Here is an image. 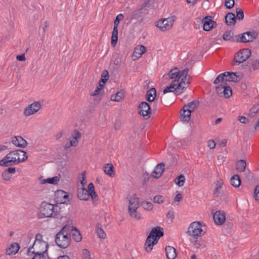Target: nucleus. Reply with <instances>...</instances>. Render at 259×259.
Listing matches in <instances>:
<instances>
[{
  "mask_svg": "<svg viewBox=\"0 0 259 259\" xmlns=\"http://www.w3.org/2000/svg\"><path fill=\"white\" fill-rule=\"evenodd\" d=\"M85 171L83 172L82 174H81L80 176V183L82 185V187H84V185L86 184L87 181L85 180Z\"/></svg>",
  "mask_w": 259,
  "mask_h": 259,
  "instance_id": "obj_55",
  "label": "nucleus"
},
{
  "mask_svg": "<svg viewBox=\"0 0 259 259\" xmlns=\"http://www.w3.org/2000/svg\"><path fill=\"white\" fill-rule=\"evenodd\" d=\"M250 110L253 111V112L256 113L259 110V104L254 105L251 108Z\"/></svg>",
  "mask_w": 259,
  "mask_h": 259,
  "instance_id": "obj_60",
  "label": "nucleus"
},
{
  "mask_svg": "<svg viewBox=\"0 0 259 259\" xmlns=\"http://www.w3.org/2000/svg\"><path fill=\"white\" fill-rule=\"evenodd\" d=\"M109 74L107 70H104L101 74V77L103 78H108L109 79Z\"/></svg>",
  "mask_w": 259,
  "mask_h": 259,
  "instance_id": "obj_59",
  "label": "nucleus"
},
{
  "mask_svg": "<svg viewBox=\"0 0 259 259\" xmlns=\"http://www.w3.org/2000/svg\"><path fill=\"white\" fill-rule=\"evenodd\" d=\"M254 193L255 199L259 202V185L256 187Z\"/></svg>",
  "mask_w": 259,
  "mask_h": 259,
  "instance_id": "obj_57",
  "label": "nucleus"
},
{
  "mask_svg": "<svg viewBox=\"0 0 259 259\" xmlns=\"http://www.w3.org/2000/svg\"><path fill=\"white\" fill-rule=\"evenodd\" d=\"M41 108V104L39 102H34L25 107L24 115L26 116H30L37 112Z\"/></svg>",
  "mask_w": 259,
  "mask_h": 259,
  "instance_id": "obj_14",
  "label": "nucleus"
},
{
  "mask_svg": "<svg viewBox=\"0 0 259 259\" xmlns=\"http://www.w3.org/2000/svg\"><path fill=\"white\" fill-rule=\"evenodd\" d=\"M182 71H180L179 69L175 67L171 69L168 73V76L170 79H174V80H178V81L183 77L182 74Z\"/></svg>",
  "mask_w": 259,
  "mask_h": 259,
  "instance_id": "obj_20",
  "label": "nucleus"
},
{
  "mask_svg": "<svg viewBox=\"0 0 259 259\" xmlns=\"http://www.w3.org/2000/svg\"><path fill=\"white\" fill-rule=\"evenodd\" d=\"M72 140L70 141V145L76 146L78 143V140L81 138V134L77 130H75L72 135Z\"/></svg>",
  "mask_w": 259,
  "mask_h": 259,
  "instance_id": "obj_34",
  "label": "nucleus"
},
{
  "mask_svg": "<svg viewBox=\"0 0 259 259\" xmlns=\"http://www.w3.org/2000/svg\"><path fill=\"white\" fill-rule=\"evenodd\" d=\"M224 182L223 180L220 179L218 180L215 183L216 187L213 190V195L215 196H218L221 193V190L222 186L223 185Z\"/></svg>",
  "mask_w": 259,
  "mask_h": 259,
  "instance_id": "obj_40",
  "label": "nucleus"
},
{
  "mask_svg": "<svg viewBox=\"0 0 259 259\" xmlns=\"http://www.w3.org/2000/svg\"><path fill=\"white\" fill-rule=\"evenodd\" d=\"M149 0H146L139 9L135 10L132 13V18L135 19L140 18L143 13V10L149 3Z\"/></svg>",
  "mask_w": 259,
  "mask_h": 259,
  "instance_id": "obj_21",
  "label": "nucleus"
},
{
  "mask_svg": "<svg viewBox=\"0 0 259 259\" xmlns=\"http://www.w3.org/2000/svg\"><path fill=\"white\" fill-rule=\"evenodd\" d=\"M88 191L92 198L93 204L95 205H97L98 201V195L95 191V187L92 183L89 184L88 187Z\"/></svg>",
  "mask_w": 259,
  "mask_h": 259,
  "instance_id": "obj_18",
  "label": "nucleus"
},
{
  "mask_svg": "<svg viewBox=\"0 0 259 259\" xmlns=\"http://www.w3.org/2000/svg\"><path fill=\"white\" fill-rule=\"evenodd\" d=\"M60 180V178L58 176L53 177L52 178L44 179L41 181V184L49 183L51 184H57Z\"/></svg>",
  "mask_w": 259,
  "mask_h": 259,
  "instance_id": "obj_39",
  "label": "nucleus"
},
{
  "mask_svg": "<svg viewBox=\"0 0 259 259\" xmlns=\"http://www.w3.org/2000/svg\"><path fill=\"white\" fill-rule=\"evenodd\" d=\"M118 28L117 27L114 26L112 32V36H111V45L114 47L117 42L118 40Z\"/></svg>",
  "mask_w": 259,
  "mask_h": 259,
  "instance_id": "obj_38",
  "label": "nucleus"
},
{
  "mask_svg": "<svg viewBox=\"0 0 259 259\" xmlns=\"http://www.w3.org/2000/svg\"><path fill=\"white\" fill-rule=\"evenodd\" d=\"M82 259H91V254L87 249H83L82 251Z\"/></svg>",
  "mask_w": 259,
  "mask_h": 259,
  "instance_id": "obj_52",
  "label": "nucleus"
},
{
  "mask_svg": "<svg viewBox=\"0 0 259 259\" xmlns=\"http://www.w3.org/2000/svg\"><path fill=\"white\" fill-rule=\"evenodd\" d=\"M226 73H223L220 74H219L215 79L213 81V83L215 84H217L219 83L220 82H222L221 84H226L227 82L225 81V78H226Z\"/></svg>",
  "mask_w": 259,
  "mask_h": 259,
  "instance_id": "obj_42",
  "label": "nucleus"
},
{
  "mask_svg": "<svg viewBox=\"0 0 259 259\" xmlns=\"http://www.w3.org/2000/svg\"><path fill=\"white\" fill-rule=\"evenodd\" d=\"M189 69L188 68H186L182 71L181 75L183 76V77L179 80V82H176V90L178 94H180L184 92L188 87V85L186 84L185 80L187 77V73H188Z\"/></svg>",
  "mask_w": 259,
  "mask_h": 259,
  "instance_id": "obj_12",
  "label": "nucleus"
},
{
  "mask_svg": "<svg viewBox=\"0 0 259 259\" xmlns=\"http://www.w3.org/2000/svg\"><path fill=\"white\" fill-rule=\"evenodd\" d=\"M20 248V246L17 243H12L10 247L6 250V254L10 255H14L17 253Z\"/></svg>",
  "mask_w": 259,
  "mask_h": 259,
  "instance_id": "obj_26",
  "label": "nucleus"
},
{
  "mask_svg": "<svg viewBox=\"0 0 259 259\" xmlns=\"http://www.w3.org/2000/svg\"><path fill=\"white\" fill-rule=\"evenodd\" d=\"M164 235L163 229L160 227L157 226L152 228L151 232L147 238L145 245L146 246V250L147 252H150L152 246L157 244L159 239Z\"/></svg>",
  "mask_w": 259,
  "mask_h": 259,
  "instance_id": "obj_4",
  "label": "nucleus"
},
{
  "mask_svg": "<svg viewBox=\"0 0 259 259\" xmlns=\"http://www.w3.org/2000/svg\"><path fill=\"white\" fill-rule=\"evenodd\" d=\"M3 179L5 181H9L11 178V175H10L6 170H4L2 175Z\"/></svg>",
  "mask_w": 259,
  "mask_h": 259,
  "instance_id": "obj_56",
  "label": "nucleus"
},
{
  "mask_svg": "<svg viewBox=\"0 0 259 259\" xmlns=\"http://www.w3.org/2000/svg\"><path fill=\"white\" fill-rule=\"evenodd\" d=\"M185 181V178L183 175L179 176L175 179L176 184L180 187H182L184 185Z\"/></svg>",
  "mask_w": 259,
  "mask_h": 259,
  "instance_id": "obj_45",
  "label": "nucleus"
},
{
  "mask_svg": "<svg viewBox=\"0 0 259 259\" xmlns=\"http://www.w3.org/2000/svg\"><path fill=\"white\" fill-rule=\"evenodd\" d=\"M146 99L149 102H153L156 98V90L155 88H152L148 90L146 93Z\"/></svg>",
  "mask_w": 259,
  "mask_h": 259,
  "instance_id": "obj_28",
  "label": "nucleus"
},
{
  "mask_svg": "<svg viewBox=\"0 0 259 259\" xmlns=\"http://www.w3.org/2000/svg\"><path fill=\"white\" fill-rule=\"evenodd\" d=\"M27 158L26 152L22 150L18 149L12 151L0 160V165L5 167L11 166L24 162Z\"/></svg>",
  "mask_w": 259,
  "mask_h": 259,
  "instance_id": "obj_1",
  "label": "nucleus"
},
{
  "mask_svg": "<svg viewBox=\"0 0 259 259\" xmlns=\"http://www.w3.org/2000/svg\"><path fill=\"white\" fill-rule=\"evenodd\" d=\"M139 199L136 195H133L129 201L128 212L130 215L136 219L140 218V214L137 211V209L140 206Z\"/></svg>",
  "mask_w": 259,
  "mask_h": 259,
  "instance_id": "obj_8",
  "label": "nucleus"
},
{
  "mask_svg": "<svg viewBox=\"0 0 259 259\" xmlns=\"http://www.w3.org/2000/svg\"><path fill=\"white\" fill-rule=\"evenodd\" d=\"M223 94L225 98H229L232 96V89L229 86L225 85L223 90Z\"/></svg>",
  "mask_w": 259,
  "mask_h": 259,
  "instance_id": "obj_46",
  "label": "nucleus"
},
{
  "mask_svg": "<svg viewBox=\"0 0 259 259\" xmlns=\"http://www.w3.org/2000/svg\"><path fill=\"white\" fill-rule=\"evenodd\" d=\"M101 91V88H100V87H97L92 95L93 96H97L99 94V93Z\"/></svg>",
  "mask_w": 259,
  "mask_h": 259,
  "instance_id": "obj_64",
  "label": "nucleus"
},
{
  "mask_svg": "<svg viewBox=\"0 0 259 259\" xmlns=\"http://www.w3.org/2000/svg\"><path fill=\"white\" fill-rule=\"evenodd\" d=\"M251 68L253 69L254 70L259 68V61L258 60H254L252 61L250 69Z\"/></svg>",
  "mask_w": 259,
  "mask_h": 259,
  "instance_id": "obj_53",
  "label": "nucleus"
},
{
  "mask_svg": "<svg viewBox=\"0 0 259 259\" xmlns=\"http://www.w3.org/2000/svg\"><path fill=\"white\" fill-rule=\"evenodd\" d=\"M257 37V33L254 31H247L236 35V42H248L252 41Z\"/></svg>",
  "mask_w": 259,
  "mask_h": 259,
  "instance_id": "obj_10",
  "label": "nucleus"
},
{
  "mask_svg": "<svg viewBox=\"0 0 259 259\" xmlns=\"http://www.w3.org/2000/svg\"><path fill=\"white\" fill-rule=\"evenodd\" d=\"M205 225L200 222H194L191 223L189 226L187 233L188 235L192 237L191 241L193 243L196 247H199L202 244L198 240V237L202 236L204 233L203 228Z\"/></svg>",
  "mask_w": 259,
  "mask_h": 259,
  "instance_id": "obj_2",
  "label": "nucleus"
},
{
  "mask_svg": "<svg viewBox=\"0 0 259 259\" xmlns=\"http://www.w3.org/2000/svg\"><path fill=\"white\" fill-rule=\"evenodd\" d=\"M153 201L155 203L161 204L164 202L165 199L163 196L158 195L153 198Z\"/></svg>",
  "mask_w": 259,
  "mask_h": 259,
  "instance_id": "obj_49",
  "label": "nucleus"
},
{
  "mask_svg": "<svg viewBox=\"0 0 259 259\" xmlns=\"http://www.w3.org/2000/svg\"><path fill=\"white\" fill-rule=\"evenodd\" d=\"M246 162L244 160H240L236 162V168L238 172H242L245 170Z\"/></svg>",
  "mask_w": 259,
  "mask_h": 259,
  "instance_id": "obj_33",
  "label": "nucleus"
},
{
  "mask_svg": "<svg viewBox=\"0 0 259 259\" xmlns=\"http://www.w3.org/2000/svg\"><path fill=\"white\" fill-rule=\"evenodd\" d=\"M58 206L55 205L46 201H43L40 205L39 213L40 218H58L57 211Z\"/></svg>",
  "mask_w": 259,
  "mask_h": 259,
  "instance_id": "obj_5",
  "label": "nucleus"
},
{
  "mask_svg": "<svg viewBox=\"0 0 259 259\" xmlns=\"http://www.w3.org/2000/svg\"><path fill=\"white\" fill-rule=\"evenodd\" d=\"M234 32L232 30H227L226 31L223 36V38L224 40L227 41L230 40L231 41L236 42V36L235 38L233 37Z\"/></svg>",
  "mask_w": 259,
  "mask_h": 259,
  "instance_id": "obj_35",
  "label": "nucleus"
},
{
  "mask_svg": "<svg viewBox=\"0 0 259 259\" xmlns=\"http://www.w3.org/2000/svg\"><path fill=\"white\" fill-rule=\"evenodd\" d=\"M230 183L234 187L237 188L241 185V180L238 175H235L230 179Z\"/></svg>",
  "mask_w": 259,
  "mask_h": 259,
  "instance_id": "obj_36",
  "label": "nucleus"
},
{
  "mask_svg": "<svg viewBox=\"0 0 259 259\" xmlns=\"http://www.w3.org/2000/svg\"><path fill=\"white\" fill-rule=\"evenodd\" d=\"M251 51L248 49H243L237 52L231 63L233 66H237L244 62L251 56Z\"/></svg>",
  "mask_w": 259,
  "mask_h": 259,
  "instance_id": "obj_7",
  "label": "nucleus"
},
{
  "mask_svg": "<svg viewBox=\"0 0 259 259\" xmlns=\"http://www.w3.org/2000/svg\"><path fill=\"white\" fill-rule=\"evenodd\" d=\"M90 196H91L90 194H89L88 190L85 189L84 187L78 189L77 191V197L80 200H88Z\"/></svg>",
  "mask_w": 259,
  "mask_h": 259,
  "instance_id": "obj_24",
  "label": "nucleus"
},
{
  "mask_svg": "<svg viewBox=\"0 0 259 259\" xmlns=\"http://www.w3.org/2000/svg\"><path fill=\"white\" fill-rule=\"evenodd\" d=\"M164 167L165 164L164 163L161 162L158 164L153 171L152 176L156 179L160 178L164 172Z\"/></svg>",
  "mask_w": 259,
  "mask_h": 259,
  "instance_id": "obj_22",
  "label": "nucleus"
},
{
  "mask_svg": "<svg viewBox=\"0 0 259 259\" xmlns=\"http://www.w3.org/2000/svg\"><path fill=\"white\" fill-rule=\"evenodd\" d=\"M96 232L98 236L101 238L104 239L106 238V235L104 230L101 228V225L99 224L97 225Z\"/></svg>",
  "mask_w": 259,
  "mask_h": 259,
  "instance_id": "obj_44",
  "label": "nucleus"
},
{
  "mask_svg": "<svg viewBox=\"0 0 259 259\" xmlns=\"http://www.w3.org/2000/svg\"><path fill=\"white\" fill-rule=\"evenodd\" d=\"M138 113L145 119L150 118L152 114V109L149 104L146 102L140 103L138 106Z\"/></svg>",
  "mask_w": 259,
  "mask_h": 259,
  "instance_id": "obj_11",
  "label": "nucleus"
},
{
  "mask_svg": "<svg viewBox=\"0 0 259 259\" xmlns=\"http://www.w3.org/2000/svg\"><path fill=\"white\" fill-rule=\"evenodd\" d=\"M207 146L210 149H213L215 147V143L212 140H209L207 142Z\"/></svg>",
  "mask_w": 259,
  "mask_h": 259,
  "instance_id": "obj_58",
  "label": "nucleus"
},
{
  "mask_svg": "<svg viewBox=\"0 0 259 259\" xmlns=\"http://www.w3.org/2000/svg\"><path fill=\"white\" fill-rule=\"evenodd\" d=\"M71 228L69 229V234H72L73 239L76 242H80L81 240L82 236L79 231L75 227L70 226Z\"/></svg>",
  "mask_w": 259,
  "mask_h": 259,
  "instance_id": "obj_23",
  "label": "nucleus"
},
{
  "mask_svg": "<svg viewBox=\"0 0 259 259\" xmlns=\"http://www.w3.org/2000/svg\"><path fill=\"white\" fill-rule=\"evenodd\" d=\"M124 18L123 15L122 14L118 15L114 21V26L118 27L120 21L122 20Z\"/></svg>",
  "mask_w": 259,
  "mask_h": 259,
  "instance_id": "obj_51",
  "label": "nucleus"
},
{
  "mask_svg": "<svg viewBox=\"0 0 259 259\" xmlns=\"http://www.w3.org/2000/svg\"><path fill=\"white\" fill-rule=\"evenodd\" d=\"M238 120L242 123H246L248 121V119L244 116H240Z\"/></svg>",
  "mask_w": 259,
  "mask_h": 259,
  "instance_id": "obj_62",
  "label": "nucleus"
},
{
  "mask_svg": "<svg viewBox=\"0 0 259 259\" xmlns=\"http://www.w3.org/2000/svg\"><path fill=\"white\" fill-rule=\"evenodd\" d=\"M10 175L14 174L16 172V168L15 167H9L5 169Z\"/></svg>",
  "mask_w": 259,
  "mask_h": 259,
  "instance_id": "obj_61",
  "label": "nucleus"
},
{
  "mask_svg": "<svg viewBox=\"0 0 259 259\" xmlns=\"http://www.w3.org/2000/svg\"><path fill=\"white\" fill-rule=\"evenodd\" d=\"M192 112L188 108L183 107L180 112V119L183 122L188 123L190 120Z\"/></svg>",
  "mask_w": 259,
  "mask_h": 259,
  "instance_id": "obj_19",
  "label": "nucleus"
},
{
  "mask_svg": "<svg viewBox=\"0 0 259 259\" xmlns=\"http://www.w3.org/2000/svg\"><path fill=\"white\" fill-rule=\"evenodd\" d=\"M199 105V101L198 100H194L187 104H185L183 107L184 109L188 108L192 112L194 111Z\"/></svg>",
  "mask_w": 259,
  "mask_h": 259,
  "instance_id": "obj_30",
  "label": "nucleus"
},
{
  "mask_svg": "<svg viewBox=\"0 0 259 259\" xmlns=\"http://www.w3.org/2000/svg\"><path fill=\"white\" fill-rule=\"evenodd\" d=\"M141 206L146 210H151L153 208V204L150 202L143 201L141 203Z\"/></svg>",
  "mask_w": 259,
  "mask_h": 259,
  "instance_id": "obj_47",
  "label": "nucleus"
},
{
  "mask_svg": "<svg viewBox=\"0 0 259 259\" xmlns=\"http://www.w3.org/2000/svg\"><path fill=\"white\" fill-rule=\"evenodd\" d=\"M183 199V196L181 194H177L175 198V200L176 202H180Z\"/></svg>",
  "mask_w": 259,
  "mask_h": 259,
  "instance_id": "obj_63",
  "label": "nucleus"
},
{
  "mask_svg": "<svg viewBox=\"0 0 259 259\" xmlns=\"http://www.w3.org/2000/svg\"><path fill=\"white\" fill-rule=\"evenodd\" d=\"M166 255L167 259H175L177 257L176 249L171 246H166L165 247Z\"/></svg>",
  "mask_w": 259,
  "mask_h": 259,
  "instance_id": "obj_25",
  "label": "nucleus"
},
{
  "mask_svg": "<svg viewBox=\"0 0 259 259\" xmlns=\"http://www.w3.org/2000/svg\"><path fill=\"white\" fill-rule=\"evenodd\" d=\"M12 143L15 146L24 148L27 145V141L21 136H15L12 138Z\"/></svg>",
  "mask_w": 259,
  "mask_h": 259,
  "instance_id": "obj_17",
  "label": "nucleus"
},
{
  "mask_svg": "<svg viewBox=\"0 0 259 259\" xmlns=\"http://www.w3.org/2000/svg\"><path fill=\"white\" fill-rule=\"evenodd\" d=\"M70 225H65L60 231L56 234L55 241L57 246L62 248L68 247L71 242V235L69 234Z\"/></svg>",
  "mask_w": 259,
  "mask_h": 259,
  "instance_id": "obj_3",
  "label": "nucleus"
},
{
  "mask_svg": "<svg viewBox=\"0 0 259 259\" xmlns=\"http://www.w3.org/2000/svg\"><path fill=\"white\" fill-rule=\"evenodd\" d=\"M176 19V16H172L163 20H159L157 22L156 26L161 31H166L172 28Z\"/></svg>",
  "mask_w": 259,
  "mask_h": 259,
  "instance_id": "obj_9",
  "label": "nucleus"
},
{
  "mask_svg": "<svg viewBox=\"0 0 259 259\" xmlns=\"http://www.w3.org/2000/svg\"><path fill=\"white\" fill-rule=\"evenodd\" d=\"M42 236L40 234H37L35 236V241L31 247L27 249V253L29 254L32 252L42 253L46 254L48 251L49 245L48 243L42 240Z\"/></svg>",
  "mask_w": 259,
  "mask_h": 259,
  "instance_id": "obj_6",
  "label": "nucleus"
},
{
  "mask_svg": "<svg viewBox=\"0 0 259 259\" xmlns=\"http://www.w3.org/2000/svg\"><path fill=\"white\" fill-rule=\"evenodd\" d=\"M225 21L227 25H234L236 22V17L234 13H228L225 16Z\"/></svg>",
  "mask_w": 259,
  "mask_h": 259,
  "instance_id": "obj_31",
  "label": "nucleus"
},
{
  "mask_svg": "<svg viewBox=\"0 0 259 259\" xmlns=\"http://www.w3.org/2000/svg\"><path fill=\"white\" fill-rule=\"evenodd\" d=\"M213 219L217 225L223 224L226 220L225 212L221 210L217 211L213 214Z\"/></svg>",
  "mask_w": 259,
  "mask_h": 259,
  "instance_id": "obj_16",
  "label": "nucleus"
},
{
  "mask_svg": "<svg viewBox=\"0 0 259 259\" xmlns=\"http://www.w3.org/2000/svg\"><path fill=\"white\" fill-rule=\"evenodd\" d=\"M55 197L56 201L58 203L68 204L70 203L68 198V194L66 192L59 190L56 192Z\"/></svg>",
  "mask_w": 259,
  "mask_h": 259,
  "instance_id": "obj_13",
  "label": "nucleus"
},
{
  "mask_svg": "<svg viewBox=\"0 0 259 259\" xmlns=\"http://www.w3.org/2000/svg\"><path fill=\"white\" fill-rule=\"evenodd\" d=\"M28 255L31 256V259H46V254L45 253L32 252L31 251Z\"/></svg>",
  "mask_w": 259,
  "mask_h": 259,
  "instance_id": "obj_43",
  "label": "nucleus"
},
{
  "mask_svg": "<svg viewBox=\"0 0 259 259\" xmlns=\"http://www.w3.org/2000/svg\"><path fill=\"white\" fill-rule=\"evenodd\" d=\"M235 4L234 0H225V7L229 9L232 8Z\"/></svg>",
  "mask_w": 259,
  "mask_h": 259,
  "instance_id": "obj_50",
  "label": "nucleus"
},
{
  "mask_svg": "<svg viewBox=\"0 0 259 259\" xmlns=\"http://www.w3.org/2000/svg\"><path fill=\"white\" fill-rule=\"evenodd\" d=\"M226 84H220L215 88V91L218 94H223V90Z\"/></svg>",
  "mask_w": 259,
  "mask_h": 259,
  "instance_id": "obj_54",
  "label": "nucleus"
},
{
  "mask_svg": "<svg viewBox=\"0 0 259 259\" xmlns=\"http://www.w3.org/2000/svg\"><path fill=\"white\" fill-rule=\"evenodd\" d=\"M114 168L111 163H108L105 164L104 168V172L111 177L115 176Z\"/></svg>",
  "mask_w": 259,
  "mask_h": 259,
  "instance_id": "obj_29",
  "label": "nucleus"
},
{
  "mask_svg": "<svg viewBox=\"0 0 259 259\" xmlns=\"http://www.w3.org/2000/svg\"><path fill=\"white\" fill-rule=\"evenodd\" d=\"M178 81V80H174L171 82L170 84L166 87L163 90V93L166 94L169 92H173L176 90V82Z\"/></svg>",
  "mask_w": 259,
  "mask_h": 259,
  "instance_id": "obj_41",
  "label": "nucleus"
},
{
  "mask_svg": "<svg viewBox=\"0 0 259 259\" xmlns=\"http://www.w3.org/2000/svg\"><path fill=\"white\" fill-rule=\"evenodd\" d=\"M125 92L123 90H121L116 93L115 95H112L111 96V100L115 102H121L124 98Z\"/></svg>",
  "mask_w": 259,
  "mask_h": 259,
  "instance_id": "obj_27",
  "label": "nucleus"
},
{
  "mask_svg": "<svg viewBox=\"0 0 259 259\" xmlns=\"http://www.w3.org/2000/svg\"><path fill=\"white\" fill-rule=\"evenodd\" d=\"M236 17H235L236 19H237L239 21L242 20L243 19L244 16L243 10L240 8H236Z\"/></svg>",
  "mask_w": 259,
  "mask_h": 259,
  "instance_id": "obj_48",
  "label": "nucleus"
},
{
  "mask_svg": "<svg viewBox=\"0 0 259 259\" xmlns=\"http://www.w3.org/2000/svg\"><path fill=\"white\" fill-rule=\"evenodd\" d=\"M203 30L207 31L216 27L217 24L211 20V16H206L202 19Z\"/></svg>",
  "mask_w": 259,
  "mask_h": 259,
  "instance_id": "obj_15",
  "label": "nucleus"
},
{
  "mask_svg": "<svg viewBox=\"0 0 259 259\" xmlns=\"http://www.w3.org/2000/svg\"><path fill=\"white\" fill-rule=\"evenodd\" d=\"M226 74V78L225 81H233L234 82H237L238 81V79H236V73L237 72H225Z\"/></svg>",
  "mask_w": 259,
  "mask_h": 259,
  "instance_id": "obj_32",
  "label": "nucleus"
},
{
  "mask_svg": "<svg viewBox=\"0 0 259 259\" xmlns=\"http://www.w3.org/2000/svg\"><path fill=\"white\" fill-rule=\"evenodd\" d=\"M146 50V48L143 45H141L139 47L135 48L134 51V55L137 58H140Z\"/></svg>",
  "mask_w": 259,
  "mask_h": 259,
  "instance_id": "obj_37",
  "label": "nucleus"
}]
</instances>
